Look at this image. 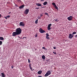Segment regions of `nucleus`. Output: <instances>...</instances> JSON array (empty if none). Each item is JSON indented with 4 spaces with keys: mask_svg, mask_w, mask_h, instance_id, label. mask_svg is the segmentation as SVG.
<instances>
[{
    "mask_svg": "<svg viewBox=\"0 0 77 77\" xmlns=\"http://www.w3.org/2000/svg\"><path fill=\"white\" fill-rule=\"evenodd\" d=\"M41 8H44V7H41Z\"/></svg>",
    "mask_w": 77,
    "mask_h": 77,
    "instance_id": "obj_45",
    "label": "nucleus"
},
{
    "mask_svg": "<svg viewBox=\"0 0 77 77\" xmlns=\"http://www.w3.org/2000/svg\"><path fill=\"white\" fill-rule=\"evenodd\" d=\"M29 12V9H26L24 11V14H25V15H27V14H28Z\"/></svg>",
    "mask_w": 77,
    "mask_h": 77,
    "instance_id": "obj_3",
    "label": "nucleus"
},
{
    "mask_svg": "<svg viewBox=\"0 0 77 77\" xmlns=\"http://www.w3.org/2000/svg\"><path fill=\"white\" fill-rule=\"evenodd\" d=\"M4 18L6 19V20H7L8 19V17H5Z\"/></svg>",
    "mask_w": 77,
    "mask_h": 77,
    "instance_id": "obj_32",
    "label": "nucleus"
},
{
    "mask_svg": "<svg viewBox=\"0 0 77 77\" xmlns=\"http://www.w3.org/2000/svg\"><path fill=\"white\" fill-rule=\"evenodd\" d=\"M38 77H42V76H38Z\"/></svg>",
    "mask_w": 77,
    "mask_h": 77,
    "instance_id": "obj_44",
    "label": "nucleus"
},
{
    "mask_svg": "<svg viewBox=\"0 0 77 77\" xmlns=\"http://www.w3.org/2000/svg\"><path fill=\"white\" fill-rule=\"evenodd\" d=\"M28 61L29 63H30V60H29V59H28Z\"/></svg>",
    "mask_w": 77,
    "mask_h": 77,
    "instance_id": "obj_30",
    "label": "nucleus"
},
{
    "mask_svg": "<svg viewBox=\"0 0 77 77\" xmlns=\"http://www.w3.org/2000/svg\"><path fill=\"white\" fill-rule=\"evenodd\" d=\"M4 39V38H3V37H0V40H3Z\"/></svg>",
    "mask_w": 77,
    "mask_h": 77,
    "instance_id": "obj_18",
    "label": "nucleus"
},
{
    "mask_svg": "<svg viewBox=\"0 0 77 77\" xmlns=\"http://www.w3.org/2000/svg\"><path fill=\"white\" fill-rule=\"evenodd\" d=\"M46 37H48V36H49V35H48V33H46Z\"/></svg>",
    "mask_w": 77,
    "mask_h": 77,
    "instance_id": "obj_19",
    "label": "nucleus"
},
{
    "mask_svg": "<svg viewBox=\"0 0 77 77\" xmlns=\"http://www.w3.org/2000/svg\"><path fill=\"white\" fill-rule=\"evenodd\" d=\"M1 74L2 75V77H5V74L3 73H1Z\"/></svg>",
    "mask_w": 77,
    "mask_h": 77,
    "instance_id": "obj_12",
    "label": "nucleus"
},
{
    "mask_svg": "<svg viewBox=\"0 0 77 77\" xmlns=\"http://www.w3.org/2000/svg\"><path fill=\"white\" fill-rule=\"evenodd\" d=\"M11 68L12 69H13V68H14V66H12L11 67Z\"/></svg>",
    "mask_w": 77,
    "mask_h": 77,
    "instance_id": "obj_37",
    "label": "nucleus"
},
{
    "mask_svg": "<svg viewBox=\"0 0 77 77\" xmlns=\"http://www.w3.org/2000/svg\"><path fill=\"white\" fill-rule=\"evenodd\" d=\"M42 48V49H44V50H45V48L44 47H43Z\"/></svg>",
    "mask_w": 77,
    "mask_h": 77,
    "instance_id": "obj_29",
    "label": "nucleus"
},
{
    "mask_svg": "<svg viewBox=\"0 0 77 77\" xmlns=\"http://www.w3.org/2000/svg\"><path fill=\"white\" fill-rule=\"evenodd\" d=\"M55 21H56V22L59 21V19H57L56 20H55Z\"/></svg>",
    "mask_w": 77,
    "mask_h": 77,
    "instance_id": "obj_21",
    "label": "nucleus"
},
{
    "mask_svg": "<svg viewBox=\"0 0 77 77\" xmlns=\"http://www.w3.org/2000/svg\"><path fill=\"white\" fill-rule=\"evenodd\" d=\"M41 2H43V1H44V0H41Z\"/></svg>",
    "mask_w": 77,
    "mask_h": 77,
    "instance_id": "obj_43",
    "label": "nucleus"
},
{
    "mask_svg": "<svg viewBox=\"0 0 77 77\" xmlns=\"http://www.w3.org/2000/svg\"><path fill=\"white\" fill-rule=\"evenodd\" d=\"M47 4V2H45L43 3V5H45Z\"/></svg>",
    "mask_w": 77,
    "mask_h": 77,
    "instance_id": "obj_13",
    "label": "nucleus"
},
{
    "mask_svg": "<svg viewBox=\"0 0 77 77\" xmlns=\"http://www.w3.org/2000/svg\"><path fill=\"white\" fill-rule=\"evenodd\" d=\"M42 58L43 59H45V56L44 55H43L42 56Z\"/></svg>",
    "mask_w": 77,
    "mask_h": 77,
    "instance_id": "obj_14",
    "label": "nucleus"
},
{
    "mask_svg": "<svg viewBox=\"0 0 77 77\" xmlns=\"http://www.w3.org/2000/svg\"><path fill=\"white\" fill-rule=\"evenodd\" d=\"M18 1H20V0H18Z\"/></svg>",
    "mask_w": 77,
    "mask_h": 77,
    "instance_id": "obj_46",
    "label": "nucleus"
},
{
    "mask_svg": "<svg viewBox=\"0 0 77 77\" xmlns=\"http://www.w3.org/2000/svg\"><path fill=\"white\" fill-rule=\"evenodd\" d=\"M24 38H25V39H26V38H27V37H23V39H24Z\"/></svg>",
    "mask_w": 77,
    "mask_h": 77,
    "instance_id": "obj_38",
    "label": "nucleus"
},
{
    "mask_svg": "<svg viewBox=\"0 0 77 77\" xmlns=\"http://www.w3.org/2000/svg\"><path fill=\"white\" fill-rule=\"evenodd\" d=\"M75 38H77V35H75Z\"/></svg>",
    "mask_w": 77,
    "mask_h": 77,
    "instance_id": "obj_42",
    "label": "nucleus"
},
{
    "mask_svg": "<svg viewBox=\"0 0 77 77\" xmlns=\"http://www.w3.org/2000/svg\"><path fill=\"white\" fill-rule=\"evenodd\" d=\"M40 17H42V16H43V15L40 14Z\"/></svg>",
    "mask_w": 77,
    "mask_h": 77,
    "instance_id": "obj_36",
    "label": "nucleus"
},
{
    "mask_svg": "<svg viewBox=\"0 0 77 77\" xmlns=\"http://www.w3.org/2000/svg\"><path fill=\"white\" fill-rule=\"evenodd\" d=\"M29 67H31V66H32V64H31V63H30L29 64Z\"/></svg>",
    "mask_w": 77,
    "mask_h": 77,
    "instance_id": "obj_27",
    "label": "nucleus"
},
{
    "mask_svg": "<svg viewBox=\"0 0 77 77\" xmlns=\"http://www.w3.org/2000/svg\"><path fill=\"white\" fill-rule=\"evenodd\" d=\"M73 37V35H72L71 34H69V39H72Z\"/></svg>",
    "mask_w": 77,
    "mask_h": 77,
    "instance_id": "obj_7",
    "label": "nucleus"
},
{
    "mask_svg": "<svg viewBox=\"0 0 77 77\" xmlns=\"http://www.w3.org/2000/svg\"><path fill=\"white\" fill-rule=\"evenodd\" d=\"M56 47H54V49H56Z\"/></svg>",
    "mask_w": 77,
    "mask_h": 77,
    "instance_id": "obj_41",
    "label": "nucleus"
},
{
    "mask_svg": "<svg viewBox=\"0 0 77 77\" xmlns=\"http://www.w3.org/2000/svg\"><path fill=\"white\" fill-rule=\"evenodd\" d=\"M74 34H76V32H73L72 33V34L73 35H74Z\"/></svg>",
    "mask_w": 77,
    "mask_h": 77,
    "instance_id": "obj_24",
    "label": "nucleus"
},
{
    "mask_svg": "<svg viewBox=\"0 0 77 77\" xmlns=\"http://www.w3.org/2000/svg\"><path fill=\"white\" fill-rule=\"evenodd\" d=\"M48 75H49L46 72V74L45 75V77H47Z\"/></svg>",
    "mask_w": 77,
    "mask_h": 77,
    "instance_id": "obj_15",
    "label": "nucleus"
},
{
    "mask_svg": "<svg viewBox=\"0 0 77 77\" xmlns=\"http://www.w3.org/2000/svg\"><path fill=\"white\" fill-rule=\"evenodd\" d=\"M35 9H39V8L37 7L35 8Z\"/></svg>",
    "mask_w": 77,
    "mask_h": 77,
    "instance_id": "obj_35",
    "label": "nucleus"
},
{
    "mask_svg": "<svg viewBox=\"0 0 77 77\" xmlns=\"http://www.w3.org/2000/svg\"><path fill=\"white\" fill-rule=\"evenodd\" d=\"M36 5H37V6H42V5H41V4H39V3H37L36 4Z\"/></svg>",
    "mask_w": 77,
    "mask_h": 77,
    "instance_id": "obj_8",
    "label": "nucleus"
},
{
    "mask_svg": "<svg viewBox=\"0 0 77 77\" xmlns=\"http://www.w3.org/2000/svg\"><path fill=\"white\" fill-rule=\"evenodd\" d=\"M29 68H30V69H31V70L32 69V68L31 67H29Z\"/></svg>",
    "mask_w": 77,
    "mask_h": 77,
    "instance_id": "obj_34",
    "label": "nucleus"
},
{
    "mask_svg": "<svg viewBox=\"0 0 77 77\" xmlns=\"http://www.w3.org/2000/svg\"><path fill=\"white\" fill-rule=\"evenodd\" d=\"M38 74H41L42 73V71L40 70L38 72Z\"/></svg>",
    "mask_w": 77,
    "mask_h": 77,
    "instance_id": "obj_11",
    "label": "nucleus"
},
{
    "mask_svg": "<svg viewBox=\"0 0 77 77\" xmlns=\"http://www.w3.org/2000/svg\"><path fill=\"white\" fill-rule=\"evenodd\" d=\"M45 15H48V13H45Z\"/></svg>",
    "mask_w": 77,
    "mask_h": 77,
    "instance_id": "obj_31",
    "label": "nucleus"
},
{
    "mask_svg": "<svg viewBox=\"0 0 77 77\" xmlns=\"http://www.w3.org/2000/svg\"><path fill=\"white\" fill-rule=\"evenodd\" d=\"M53 53L54 54H56V52H54V51H53Z\"/></svg>",
    "mask_w": 77,
    "mask_h": 77,
    "instance_id": "obj_28",
    "label": "nucleus"
},
{
    "mask_svg": "<svg viewBox=\"0 0 77 77\" xmlns=\"http://www.w3.org/2000/svg\"><path fill=\"white\" fill-rule=\"evenodd\" d=\"M54 7L55 9H57V10H58V8H57V6H56V5H55V6H54Z\"/></svg>",
    "mask_w": 77,
    "mask_h": 77,
    "instance_id": "obj_17",
    "label": "nucleus"
},
{
    "mask_svg": "<svg viewBox=\"0 0 77 77\" xmlns=\"http://www.w3.org/2000/svg\"><path fill=\"white\" fill-rule=\"evenodd\" d=\"M39 32L41 33H43L45 32V31L43 30V29H42L41 28H40L39 29Z\"/></svg>",
    "mask_w": 77,
    "mask_h": 77,
    "instance_id": "obj_2",
    "label": "nucleus"
},
{
    "mask_svg": "<svg viewBox=\"0 0 77 77\" xmlns=\"http://www.w3.org/2000/svg\"><path fill=\"white\" fill-rule=\"evenodd\" d=\"M18 37H19L18 36Z\"/></svg>",
    "mask_w": 77,
    "mask_h": 77,
    "instance_id": "obj_47",
    "label": "nucleus"
},
{
    "mask_svg": "<svg viewBox=\"0 0 77 77\" xmlns=\"http://www.w3.org/2000/svg\"><path fill=\"white\" fill-rule=\"evenodd\" d=\"M7 18H10V16L9 15L8 16H7Z\"/></svg>",
    "mask_w": 77,
    "mask_h": 77,
    "instance_id": "obj_33",
    "label": "nucleus"
},
{
    "mask_svg": "<svg viewBox=\"0 0 77 77\" xmlns=\"http://www.w3.org/2000/svg\"><path fill=\"white\" fill-rule=\"evenodd\" d=\"M46 39H50V37H46Z\"/></svg>",
    "mask_w": 77,
    "mask_h": 77,
    "instance_id": "obj_22",
    "label": "nucleus"
},
{
    "mask_svg": "<svg viewBox=\"0 0 77 77\" xmlns=\"http://www.w3.org/2000/svg\"><path fill=\"white\" fill-rule=\"evenodd\" d=\"M41 17H40V16H38V19H41Z\"/></svg>",
    "mask_w": 77,
    "mask_h": 77,
    "instance_id": "obj_26",
    "label": "nucleus"
},
{
    "mask_svg": "<svg viewBox=\"0 0 77 77\" xmlns=\"http://www.w3.org/2000/svg\"><path fill=\"white\" fill-rule=\"evenodd\" d=\"M1 17H2V15L0 14V18H1Z\"/></svg>",
    "mask_w": 77,
    "mask_h": 77,
    "instance_id": "obj_39",
    "label": "nucleus"
},
{
    "mask_svg": "<svg viewBox=\"0 0 77 77\" xmlns=\"http://www.w3.org/2000/svg\"><path fill=\"white\" fill-rule=\"evenodd\" d=\"M38 19H37L35 21V23L38 24Z\"/></svg>",
    "mask_w": 77,
    "mask_h": 77,
    "instance_id": "obj_16",
    "label": "nucleus"
},
{
    "mask_svg": "<svg viewBox=\"0 0 77 77\" xmlns=\"http://www.w3.org/2000/svg\"><path fill=\"white\" fill-rule=\"evenodd\" d=\"M2 43H3L2 41H0V45H2Z\"/></svg>",
    "mask_w": 77,
    "mask_h": 77,
    "instance_id": "obj_25",
    "label": "nucleus"
},
{
    "mask_svg": "<svg viewBox=\"0 0 77 77\" xmlns=\"http://www.w3.org/2000/svg\"><path fill=\"white\" fill-rule=\"evenodd\" d=\"M24 7V5H22L21 6H20L19 7V8L20 9H23V8Z\"/></svg>",
    "mask_w": 77,
    "mask_h": 77,
    "instance_id": "obj_10",
    "label": "nucleus"
},
{
    "mask_svg": "<svg viewBox=\"0 0 77 77\" xmlns=\"http://www.w3.org/2000/svg\"><path fill=\"white\" fill-rule=\"evenodd\" d=\"M19 38H20V39H23V38H21L20 37H19Z\"/></svg>",
    "mask_w": 77,
    "mask_h": 77,
    "instance_id": "obj_40",
    "label": "nucleus"
},
{
    "mask_svg": "<svg viewBox=\"0 0 77 77\" xmlns=\"http://www.w3.org/2000/svg\"><path fill=\"white\" fill-rule=\"evenodd\" d=\"M73 17H72V16H70L67 18V19L69 21H71V20H72V19Z\"/></svg>",
    "mask_w": 77,
    "mask_h": 77,
    "instance_id": "obj_5",
    "label": "nucleus"
},
{
    "mask_svg": "<svg viewBox=\"0 0 77 77\" xmlns=\"http://www.w3.org/2000/svg\"><path fill=\"white\" fill-rule=\"evenodd\" d=\"M47 73L48 74V75H50L51 73V71L48 70V71Z\"/></svg>",
    "mask_w": 77,
    "mask_h": 77,
    "instance_id": "obj_9",
    "label": "nucleus"
},
{
    "mask_svg": "<svg viewBox=\"0 0 77 77\" xmlns=\"http://www.w3.org/2000/svg\"><path fill=\"white\" fill-rule=\"evenodd\" d=\"M22 30L21 28H19L16 30V32H13L12 33L13 36H16L17 35H20L21 33Z\"/></svg>",
    "mask_w": 77,
    "mask_h": 77,
    "instance_id": "obj_1",
    "label": "nucleus"
},
{
    "mask_svg": "<svg viewBox=\"0 0 77 77\" xmlns=\"http://www.w3.org/2000/svg\"><path fill=\"white\" fill-rule=\"evenodd\" d=\"M20 26H22V27H23L25 25V23H24L21 22L20 23Z\"/></svg>",
    "mask_w": 77,
    "mask_h": 77,
    "instance_id": "obj_4",
    "label": "nucleus"
},
{
    "mask_svg": "<svg viewBox=\"0 0 77 77\" xmlns=\"http://www.w3.org/2000/svg\"><path fill=\"white\" fill-rule=\"evenodd\" d=\"M52 4L53 5H54V6H55V5H56V4H55V3L54 2L52 3Z\"/></svg>",
    "mask_w": 77,
    "mask_h": 77,
    "instance_id": "obj_20",
    "label": "nucleus"
},
{
    "mask_svg": "<svg viewBox=\"0 0 77 77\" xmlns=\"http://www.w3.org/2000/svg\"><path fill=\"white\" fill-rule=\"evenodd\" d=\"M37 36H38V33H37L35 35V37H36V38L37 37Z\"/></svg>",
    "mask_w": 77,
    "mask_h": 77,
    "instance_id": "obj_23",
    "label": "nucleus"
},
{
    "mask_svg": "<svg viewBox=\"0 0 77 77\" xmlns=\"http://www.w3.org/2000/svg\"><path fill=\"white\" fill-rule=\"evenodd\" d=\"M52 24L51 23H50V24H49L48 26V30H50L51 28H50V27H51V26Z\"/></svg>",
    "mask_w": 77,
    "mask_h": 77,
    "instance_id": "obj_6",
    "label": "nucleus"
}]
</instances>
